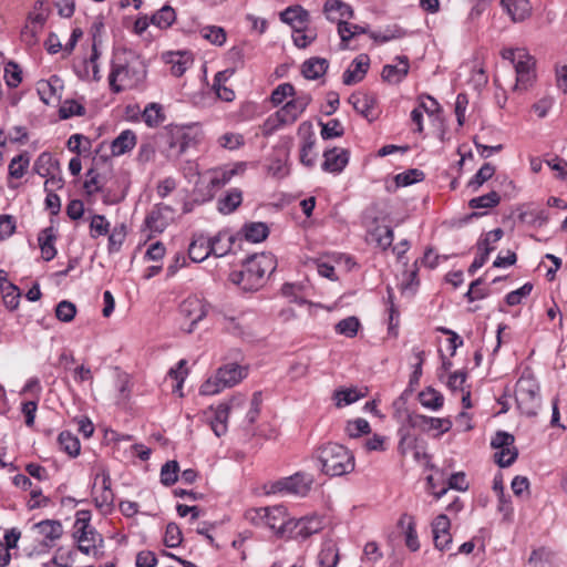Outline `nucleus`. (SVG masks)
<instances>
[{
	"label": "nucleus",
	"instance_id": "obj_1",
	"mask_svg": "<svg viewBox=\"0 0 567 567\" xmlns=\"http://www.w3.org/2000/svg\"><path fill=\"white\" fill-rule=\"evenodd\" d=\"M144 60L135 51L117 49L113 53L109 84L114 93L134 89L146 79Z\"/></svg>",
	"mask_w": 567,
	"mask_h": 567
},
{
	"label": "nucleus",
	"instance_id": "obj_2",
	"mask_svg": "<svg viewBox=\"0 0 567 567\" xmlns=\"http://www.w3.org/2000/svg\"><path fill=\"white\" fill-rule=\"evenodd\" d=\"M276 258L270 252L252 255L244 262L240 271H233L229 280L243 291H256L264 286L266 274L275 271Z\"/></svg>",
	"mask_w": 567,
	"mask_h": 567
},
{
	"label": "nucleus",
	"instance_id": "obj_3",
	"mask_svg": "<svg viewBox=\"0 0 567 567\" xmlns=\"http://www.w3.org/2000/svg\"><path fill=\"white\" fill-rule=\"evenodd\" d=\"M316 458L321 465V472L331 477L349 474L355 466L352 452L338 443H327L318 447Z\"/></svg>",
	"mask_w": 567,
	"mask_h": 567
},
{
	"label": "nucleus",
	"instance_id": "obj_4",
	"mask_svg": "<svg viewBox=\"0 0 567 567\" xmlns=\"http://www.w3.org/2000/svg\"><path fill=\"white\" fill-rule=\"evenodd\" d=\"M515 400L519 411L528 417L537 415L540 408L539 384L530 373H523L516 382Z\"/></svg>",
	"mask_w": 567,
	"mask_h": 567
},
{
	"label": "nucleus",
	"instance_id": "obj_5",
	"mask_svg": "<svg viewBox=\"0 0 567 567\" xmlns=\"http://www.w3.org/2000/svg\"><path fill=\"white\" fill-rule=\"evenodd\" d=\"M245 369L238 364L229 363L220 367L215 377L205 381L200 388L202 395H214L223 391L225 388H230L237 384L245 378Z\"/></svg>",
	"mask_w": 567,
	"mask_h": 567
},
{
	"label": "nucleus",
	"instance_id": "obj_6",
	"mask_svg": "<svg viewBox=\"0 0 567 567\" xmlns=\"http://www.w3.org/2000/svg\"><path fill=\"white\" fill-rule=\"evenodd\" d=\"M209 307L206 300L197 296H189L183 300L178 308L181 317L185 320L182 329L192 333L196 324L207 316Z\"/></svg>",
	"mask_w": 567,
	"mask_h": 567
},
{
	"label": "nucleus",
	"instance_id": "obj_7",
	"mask_svg": "<svg viewBox=\"0 0 567 567\" xmlns=\"http://www.w3.org/2000/svg\"><path fill=\"white\" fill-rule=\"evenodd\" d=\"M75 534L78 549L83 554L95 553V545H85V540L102 542V535L90 526L91 514L89 511H78L75 515Z\"/></svg>",
	"mask_w": 567,
	"mask_h": 567
},
{
	"label": "nucleus",
	"instance_id": "obj_8",
	"mask_svg": "<svg viewBox=\"0 0 567 567\" xmlns=\"http://www.w3.org/2000/svg\"><path fill=\"white\" fill-rule=\"evenodd\" d=\"M164 138L168 148L175 150L178 156L198 142L197 133L193 126H169L165 131Z\"/></svg>",
	"mask_w": 567,
	"mask_h": 567
},
{
	"label": "nucleus",
	"instance_id": "obj_9",
	"mask_svg": "<svg viewBox=\"0 0 567 567\" xmlns=\"http://www.w3.org/2000/svg\"><path fill=\"white\" fill-rule=\"evenodd\" d=\"M313 484V477L306 473H296L289 477L281 478L274 484L275 492L306 496Z\"/></svg>",
	"mask_w": 567,
	"mask_h": 567
},
{
	"label": "nucleus",
	"instance_id": "obj_10",
	"mask_svg": "<svg viewBox=\"0 0 567 567\" xmlns=\"http://www.w3.org/2000/svg\"><path fill=\"white\" fill-rule=\"evenodd\" d=\"M503 234L504 233L501 228H495L478 239L476 245L478 254L468 267L467 271L470 275L473 276L480 268L485 265L489 254L495 249L494 244L501 240Z\"/></svg>",
	"mask_w": 567,
	"mask_h": 567
},
{
	"label": "nucleus",
	"instance_id": "obj_11",
	"mask_svg": "<svg viewBox=\"0 0 567 567\" xmlns=\"http://www.w3.org/2000/svg\"><path fill=\"white\" fill-rule=\"evenodd\" d=\"M516 72L515 90H526L535 80V60L525 50L518 48V60L514 64Z\"/></svg>",
	"mask_w": 567,
	"mask_h": 567
},
{
	"label": "nucleus",
	"instance_id": "obj_12",
	"mask_svg": "<svg viewBox=\"0 0 567 567\" xmlns=\"http://www.w3.org/2000/svg\"><path fill=\"white\" fill-rule=\"evenodd\" d=\"M311 102L309 94H301L288 101L276 112V118L281 125L292 124L305 112Z\"/></svg>",
	"mask_w": 567,
	"mask_h": 567
},
{
	"label": "nucleus",
	"instance_id": "obj_13",
	"mask_svg": "<svg viewBox=\"0 0 567 567\" xmlns=\"http://www.w3.org/2000/svg\"><path fill=\"white\" fill-rule=\"evenodd\" d=\"M298 135L301 137L300 162L307 167H313L317 154L315 153L316 135L312 124L308 121L302 122L298 127Z\"/></svg>",
	"mask_w": 567,
	"mask_h": 567
},
{
	"label": "nucleus",
	"instance_id": "obj_14",
	"mask_svg": "<svg viewBox=\"0 0 567 567\" xmlns=\"http://www.w3.org/2000/svg\"><path fill=\"white\" fill-rule=\"evenodd\" d=\"M246 403L241 396H234L228 404H219L213 412V417L209 420L210 427L216 436L220 437L227 432V420L230 411H235Z\"/></svg>",
	"mask_w": 567,
	"mask_h": 567
},
{
	"label": "nucleus",
	"instance_id": "obj_15",
	"mask_svg": "<svg viewBox=\"0 0 567 567\" xmlns=\"http://www.w3.org/2000/svg\"><path fill=\"white\" fill-rule=\"evenodd\" d=\"M290 519L285 506L277 505L267 507L265 527L271 529L279 538H286L289 530Z\"/></svg>",
	"mask_w": 567,
	"mask_h": 567
},
{
	"label": "nucleus",
	"instance_id": "obj_16",
	"mask_svg": "<svg viewBox=\"0 0 567 567\" xmlns=\"http://www.w3.org/2000/svg\"><path fill=\"white\" fill-rule=\"evenodd\" d=\"M322 528V520L317 516L290 519L289 530L286 538L305 540Z\"/></svg>",
	"mask_w": 567,
	"mask_h": 567
},
{
	"label": "nucleus",
	"instance_id": "obj_17",
	"mask_svg": "<svg viewBox=\"0 0 567 567\" xmlns=\"http://www.w3.org/2000/svg\"><path fill=\"white\" fill-rule=\"evenodd\" d=\"M247 169L246 162H237L230 165L216 168L212 172L209 185L213 188H220L231 181L234 176L243 175Z\"/></svg>",
	"mask_w": 567,
	"mask_h": 567
},
{
	"label": "nucleus",
	"instance_id": "obj_18",
	"mask_svg": "<svg viewBox=\"0 0 567 567\" xmlns=\"http://www.w3.org/2000/svg\"><path fill=\"white\" fill-rule=\"evenodd\" d=\"M349 103L369 122H372L378 117V113L375 111L377 97L374 95L360 92L352 93L349 97Z\"/></svg>",
	"mask_w": 567,
	"mask_h": 567
},
{
	"label": "nucleus",
	"instance_id": "obj_19",
	"mask_svg": "<svg viewBox=\"0 0 567 567\" xmlns=\"http://www.w3.org/2000/svg\"><path fill=\"white\" fill-rule=\"evenodd\" d=\"M370 66V58L368 54H359L350 63L349 68L343 72L342 82L346 85H353L361 82Z\"/></svg>",
	"mask_w": 567,
	"mask_h": 567
},
{
	"label": "nucleus",
	"instance_id": "obj_20",
	"mask_svg": "<svg viewBox=\"0 0 567 567\" xmlns=\"http://www.w3.org/2000/svg\"><path fill=\"white\" fill-rule=\"evenodd\" d=\"M450 526L451 522L444 514L436 516L432 523L433 540L439 550H445L452 544Z\"/></svg>",
	"mask_w": 567,
	"mask_h": 567
},
{
	"label": "nucleus",
	"instance_id": "obj_21",
	"mask_svg": "<svg viewBox=\"0 0 567 567\" xmlns=\"http://www.w3.org/2000/svg\"><path fill=\"white\" fill-rule=\"evenodd\" d=\"M396 64H385L381 72V78L384 82L391 84L401 83L409 73L410 62L406 55H398L394 59Z\"/></svg>",
	"mask_w": 567,
	"mask_h": 567
},
{
	"label": "nucleus",
	"instance_id": "obj_22",
	"mask_svg": "<svg viewBox=\"0 0 567 567\" xmlns=\"http://www.w3.org/2000/svg\"><path fill=\"white\" fill-rule=\"evenodd\" d=\"M322 169L324 172L339 174L349 162V151L344 148L333 147L323 152Z\"/></svg>",
	"mask_w": 567,
	"mask_h": 567
},
{
	"label": "nucleus",
	"instance_id": "obj_23",
	"mask_svg": "<svg viewBox=\"0 0 567 567\" xmlns=\"http://www.w3.org/2000/svg\"><path fill=\"white\" fill-rule=\"evenodd\" d=\"M33 528L43 537L41 545L45 549L51 548L54 545V542L61 538L63 534V527L59 520H42L37 523Z\"/></svg>",
	"mask_w": 567,
	"mask_h": 567
},
{
	"label": "nucleus",
	"instance_id": "obj_24",
	"mask_svg": "<svg viewBox=\"0 0 567 567\" xmlns=\"http://www.w3.org/2000/svg\"><path fill=\"white\" fill-rule=\"evenodd\" d=\"M309 12L301 6H291L280 13V20L293 30L306 29L309 22Z\"/></svg>",
	"mask_w": 567,
	"mask_h": 567
},
{
	"label": "nucleus",
	"instance_id": "obj_25",
	"mask_svg": "<svg viewBox=\"0 0 567 567\" xmlns=\"http://www.w3.org/2000/svg\"><path fill=\"white\" fill-rule=\"evenodd\" d=\"M218 313L221 316L223 327L228 333L240 338L250 336L249 327L245 321L244 313L228 315L223 310Z\"/></svg>",
	"mask_w": 567,
	"mask_h": 567
},
{
	"label": "nucleus",
	"instance_id": "obj_26",
	"mask_svg": "<svg viewBox=\"0 0 567 567\" xmlns=\"http://www.w3.org/2000/svg\"><path fill=\"white\" fill-rule=\"evenodd\" d=\"M63 89V82L58 75H52L48 80H41L37 83V91L43 103L49 104L54 96H59V93Z\"/></svg>",
	"mask_w": 567,
	"mask_h": 567
},
{
	"label": "nucleus",
	"instance_id": "obj_27",
	"mask_svg": "<svg viewBox=\"0 0 567 567\" xmlns=\"http://www.w3.org/2000/svg\"><path fill=\"white\" fill-rule=\"evenodd\" d=\"M501 4L514 22L524 21L532 13L528 0H501Z\"/></svg>",
	"mask_w": 567,
	"mask_h": 567
},
{
	"label": "nucleus",
	"instance_id": "obj_28",
	"mask_svg": "<svg viewBox=\"0 0 567 567\" xmlns=\"http://www.w3.org/2000/svg\"><path fill=\"white\" fill-rule=\"evenodd\" d=\"M339 559L340 555L337 543L333 539H326L321 544L320 551L317 556L319 567H336Z\"/></svg>",
	"mask_w": 567,
	"mask_h": 567
},
{
	"label": "nucleus",
	"instance_id": "obj_29",
	"mask_svg": "<svg viewBox=\"0 0 567 567\" xmlns=\"http://www.w3.org/2000/svg\"><path fill=\"white\" fill-rule=\"evenodd\" d=\"M166 63L171 64V73L174 76H182L185 71L193 63V58L189 52H169L165 55Z\"/></svg>",
	"mask_w": 567,
	"mask_h": 567
},
{
	"label": "nucleus",
	"instance_id": "obj_30",
	"mask_svg": "<svg viewBox=\"0 0 567 567\" xmlns=\"http://www.w3.org/2000/svg\"><path fill=\"white\" fill-rule=\"evenodd\" d=\"M165 212H172V209L166 205H157L146 216L145 225L151 231L163 233L165 230L168 225Z\"/></svg>",
	"mask_w": 567,
	"mask_h": 567
},
{
	"label": "nucleus",
	"instance_id": "obj_31",
	"mask_svg": "<svg viewBox=\"0 0 567 567\" xmlns=\"http://www.w3.org/2000/svg\"><path fill=\"white\" fill-rule=\"evenodd\" d=\"M136 145V135L131 130H125L111 143V153L113 156H121L132 151Z\"/></svg>",
	"mask_w": 567,
	"mask_h": 567
},
{
	"label": "nucleus",
	"instance_id": "obj_32",
	"mask_svg": "<svg viewBox=\"0 0 567 567\" xmlns=\"http://www.w3.org/2000/svg\"><path fill=\"white\" fill-rule=\"evenodd\" d=\"M210 255L215 257H224L234 245V237L226 231H219L212 238H208Z\"/></svg>",
	"mask_w": 567,
	"mask_h": 567
},
{
	"label": "nucleus",
	"instance_id": "obj_33",
	"mask_svg": "<svg viewBox=\"0 0 567 567\" xmlns=\"http://www.w3.org/2000/svg\"><path fill=\"white\" fill-rule=\"evenodd\" d=\"M210 256L208 237L204 235L194 236L188 247V257L194 262H202Z\"/></svg>",
	"mask_w": 567,
	"mask_h": 567
},
{
	"label": "nucleus",
	"instance_id": "obj_34",
	"mask_svg": "<svg viewBox=\"0 0 567 567\" xmlns=\"http://www.w3.org/2000/svg\"><path fill=\"white\" fill-rule=\"evenodd\" d=\"M33 171L41 177H48L52 173H60V164L50 153L43 152L35 159Z\"/></svg>",
	"mask_w": 567,
	"mask_h": 567
},
{
	"label": "nucleus",
	"instance_id": "obj_35",
	"mask_svg": "<svg viewBox=\"0 0 567 567\" xmlns=\"http://www.w3.org/2000/svg\"><path fill=\"white\" fill-rule=\"evenodd\" d=\"M323 9L327 18L331 21H336L338 18L352 19L354 14L351 6L341 0H328Z\"/></svg>",
	"mask_w": 567,
	"mask_h": 567
},
{
	"label": "nucleus",
	"instance_id": "obj_36",
	"mask_svg": "<svg viewBox=\"0 0 567 567\" xmlns=\"http://www.w3.org/2000/svg\"><path fill=\"white\" fill-rule=\"evenodd\" d=\"M241 190L238 188H231L218 199L217 208L221 214H231L241 205Z\"/></svg>",
	"mask_w": 567,
	"mask_h": 567
},
{
	"label": "nucleus",
	"instance_id": "obj_37",
	"mask_svg": "<svg viewBox=\"0 0 567 567\" xmlns=\"http://www.w3.org/2000/svg\"><path fill=\"white\" fill-rule=\"evenodd\" d=\"M329 63L323 58H311L303 62L301 72L308 80H317L328 70Z\"/></svg>",
	"mask_w": 567,
	"mask_h": 567
},
{
	"label": "nucleus",
	"instance_id": "obj_38",
	"mask_svg": "<svg viewBox=\"0 0 567 567\" xmlns=\"http://www.w3.org/2000/svg\"><path fill=\"white\" fill-rule=\"evenodd\" d=\"M241 233L248 241L261 243L268 237L269 227L262 221H251L243 226Z\"/></svg>",
	"mask_w": 567,
	"mask_h": 567
},
{
	"label": "nucleus",
	"instance_id": "obj_39",
	"mask_svg": "<svg viewBox=\"0 0 567 567\" xmlns=\"http://www.w3.org/2000/svg\"><path fill=\"white\" fill-rule=\"evenodd\" d=\"M54 239L55 236L52 227L43 229L39 235L38 240L42 257L45 261L52 260L56 255V249L53 244Z\"/></svg>",
	"mask_w": 567,
	"mask_h": 567
},
{
	"label": "nucleus",
	"instance_id": "obj_40",
	"mask_svg": "<svg viewBox=\"0 0 567 567\" xmlns=\"http://www.w3.org/2000/svg\"><path fill=\"white\" fill-rule=\"evenodd\" d=\"M30 165V155L28 152H22L14 156L8 166V176L12 179H20L24 176Z\"/></svg>",
	"mask_w": 567,
	"mask_h": 567
},
{
	"label": "nucleus",
	"instance_id": "obj_41",
	"mask_svg": "<svg viewBox=\"0 0 567 567\" xmlns=\"http://www.w3.org/2000/svg\"><path fill=\"white\" fill-rule=\"evenodd\" d=\"M101 478V488L102 493L99 497L95 498L99 506H109L114 502V494L111 488V477L106 470H102L96 474L95 481Z\"/></svg>",
	"mask_w": 567,
	"mask_h": 567
},
{
	"label": "nucleus",
	"instance_id": "obj_42",
	"mask_svg": "<svg viewBox=\"0 0 567 567\" xmlns=\"http://www.w3.org/2000/svg\"><path fill=\"white\" fill-rule=\"evenodd\" d=\"M338 33L341 39V49L348 48V42L358 34L369 33L368 29L359 24H352L340 20L338 22Z\"/></svg>",
	"mask_w": 567,
	"mask_h": 567
},
{
	"label": "nucleus",
	"instance_id": "obj_43",
	"mask_svg": "<svg viewBox=\"0 0 567 567\" xmlns=\"http://www.w3.org/2000/svg\"><path fill=\"white\" fill-rule=\"evenodd\" d=\"M58 444L61 451L75 457L80 454L81 445L79 439L69 431L59 434Z\"/></svg>",
	"mask_w": 567,
	"mask_h": 567
},
{
	"label": "nucleus",
	"instance_id": "obj_44",
	"mask_svg": "<svg viewBox=\"0 0 567 567\" xmlns=\"http://www.w3.org/2000/svg\"><path fill=\"white\" fill-rule=\"evenodd\" d=\"M370 237H371V240L375 241L377 245L380 248H382L383 250L391 247L393 239H394L392 228L389 226H381V225L375 226L370 231Z\"/></svg>",
	"mask_w": 567,
	"mask_h": 567
},
{
	"label": "nucleus",
	"instance_id": "obj_45",
	"mask_svg": "<svg viewBox=\"0 0 567 567\" xmlns=\"http://www.w3.org/2000/svg\"><path fill=\"white\" fill-rule=\"evenodd\" d=\"M175 10L171 6L165 4L152 16L151 23L161 29H167L175 22Z\"/></svg>",
	"mask_w": 567,
	"mask_h": 567
},
{
	"label": "nucleus",
	"instance_id": "obj_46",
	"mask_svg": "<svg viewBox=\"0 0 567 567\" xmlns=\"http://www.w3.org/2000/svg\"><path fill=\"white\" fill-rule=\"evenodd\" d=\"M421 404L430 410L436 411L443 406L444 396L436 390L427 388L419 394Z\"/></svg>",
	"mask_w": 567,
	"mask_h": 567
},
{
	"label": "nucleus",
	"instance_id": "obj_47",
	"mask_svg": "<svg viewBox=\"0 0 567 567\" xmlns=\"http://www.w3.org/2000/svg\"><path fill=\"white\" fill-rule=\"evenodd\" d=\"M45 19V16L41 12L30 14V24H27L22 30V37L27 39L29 43L32 42L37 33L42 29Z\"/></svg>",
	"mask_w": 567,
	"mask_h": 567
},
{
	"label": "nucleus",
	"instance_id": "obj_48",
	"mask_svg": "<svg viewBox=\"0 0 567 567\" xmlns=\"http://www.w3.org/2000/svg\"><path fill=\"white\" fill-rule=\"evenodd\" d=\"M200 35L215 45H223L226 42V31L221 27L206 25L200 29Z\"/></svg>",
	"mask_w": 567,
	"mask_h": 567
},
{
	"label": "nucleus",
	"instance_id": "obj_49",
	"mask_svg": "<svg viewBox=\"0 0 567 567\" xmlns=\"http://www.w3.org/2000/svg\"><path fill=\"white\" fill-rule=\"evenodd\" d=\"M186 363H187L186 360L182 359L178 361L176 367L172 368L168 371V378L176 381V384L173 386V392L178 393L179 396H183V393H182L183 383L188 373L187 369H185Z\"/></svg>",
	"mask_w": 567,
	"mask_h": 567
},
{
	"label": "nucleus",
	"instance_id": "obj_50",
	"mask_svg": "<svg viewBox=\"0 0 567 567\" xmlns=\"http://www.w3.org/2000/svg\"><path fill=\"white\" fill-rule=\"evenodd\" d=\"M217 143L221 148L236 151L245 145V138L240 133L228 132L220 135L217 140Z\"/></svg>",
	"mask_w": 567,
	"mask_h": 567
},
{
	"label": "nucleus",
	"instance_id": "obj_51",
	"mask_svg": "<svg viewBox=\"0 0 567 567\" xmlns=\"http://www.w3.org/2000/svg\"><path fill=\"white\" fill-rule=\"evenodd\" d=\"M319 124L321 126L320 135L323 140L341 137L344 134V127L337 118L330 120L327 123L320 122Z\"/></svg>",
	"mask_w": 567,
	"mask_h": 567
},
{
	"label": "nucleus",
	"instance_id": "obj_52",
	"mask_svg": "<svg viewBox=\"0 0 567 567\" xmlns=\"http://www.w3.org/2000/svg\"><path fill=\"white\" fill-rule=\"evenodd\" d=\"M501 200V196L497 192L492 190L487 194H484L482 196L472 198L468 203L471 208H493L498 205Z\"/></svg>",
	"mask_w": 567,
	"mask_h": 567
},
{
	"label": "nucleus",
	"instance_id": "obj_53",
	"mask_svg": "<svg viewBox=\"0 0 567 567\" xmlns=\"http://www.w3.org/2000/svg\"><path fill=\"white\" fill-rule=\"evenodd\" d=\"M143 121L150 126L155 127L163 123L164 114L162 113V107L152 103L147 105L142 114Z\"/></svg>",
	"mask_w": 567,
	"mask_h": 567
},
{
	"label": "nucleus",
	"instance_id": "obj_54",
	"mask_svg": "<svg viewBox=\"0 0 567 567\" xmlns=\"http://www.w3.org/2000/svg\"><path fill=\"white\" fill-rule=\"evenodd\" d=\"M179 465L177 461H168L161 468V482L171 486L178 480Z\"/></svg>",
	"mask_w": 567,
	"mask_h": 567
},
{
	"label": "nucleus",
	"instance_id": "obj_55",
	"mask_svg": "<svg viewBox=\"0 0 567 567\" xmlns=\"http://www.w3.org/2000/svg\"><path fill=\"white\" fill-rule=\"evenodd\" d=\"M369 35L375 42L385 43L391 40L402 38L404 35V32L401 28L394 25V27H388L383 31H378V32L371 31V32H369Z\"/></svg>",
	"mask_w": 567,
	"mask_h": 567
},
{
	"label": "nucleus",
	"instance_id": "obj_56",
	"mask_svg": "<svg viewBox=\"0 0 567 567\" xmlns=\"http://www.w3.org/2000/svg\"><path fill=\"white\" fill-rule=\"evenodd\" d=\"M360 321L357 317H348L336 324V331L339 334L353 338L358 333Z\"/></svg>",
	"mask_w": 567,
	"mask_h": 567
},
{
	"label": "nucleus",
	"instance_id": "obj_57",
	"mask_svg": "<svg viewBox=\"0 0 567 567\" xmlns=\"http://www.w3.org/2000/svg\"><path fill=\"white\" fill-rule=\"evenodd\" d=\"M4 306L9 310H16L19 306L21 292L16 285H7L1 289Z\"/></svg>",
	"mask_w": 567,
	"mask_h": 567
},
{
	"label": "nucleus",
	"instance_id": "obj_58",
	"mask_svg": "<svg viewBox=\"0 0 567 567\" xmlns=\"http://www.w3.org/2000/svg\"><path fill=\"white\" fill-rule=\"evenodd\" d=\"M518 451L514 444L505 449H499V451L494 454L495 462L499 467L511 466L516 461Z\"/></svg>",
	"mask_w": 567,
	"mask_h": 567
},
{
	"label": "nucleus",
	"instance_id": "obj_59",
	"mask_svg": "<svg viewBox=\"0 0 567 567\" xmlns=\"http://www.w3.org/2000/svg\"><path fill=\"white\" fill-rule=\"evenodd\" d=\"M425 177L424 173L416 168L408 169L395 176V183L398 186L405 187L414 183L423 181Z\"/></svg>",
	"mask_w": 567,
	"mask_h": 567
},
{
	"label": "nucleus",
	"instance_id": "obj_60",
	"mask_svg": "<svg viewBox=\"0 0 567 567\" xmlns=\"http://www.w3.org/2000/svg\"><path fill=\"white\" fill-rule=\"evenodd\" d=\"M75 315L76 306L69 300H62L55 307V317L62 322H71Z\"/></svg>",
	"mask_w": 567,
	"mask_h": 567
},
{
	"label": "nucleus",
	"instance_id": "obj_61",
	"mask_svg": "<svg viewBox=\"0 0 567 567\" xmlns=\"http://www.w3.org/2000/svg\"><path fill=\"white\" fill-rule=\"evenodd\" d=\"M362 396L357 389H342L334 392L336 405L342 408L357 402Z\"/></svg>",
	"mask_w": 567,
	"mask_h": 567
},
{
	"label": "nucleus",
	"instance_id": "obj_62",
	"mask_svg": "<svg viewBox=\"0 0 567 567\" xmlns=\"http://www.w3.org/2000/svg\"><path fill=\"white\" fill-rule=\"evenodd\" d=\"M400 436L399 451L405 455L410 450L415 447L416 437L410 432L406 425H402L398 432Z\"/></svg>",
	"mask_w": 567,
	"mask_h": 567
},
{
	"label": "nucleus",
	"instance_id": "obj_63",
	"mask_svg": "<svg viewBox=\"0 0 567 567\" xmlns=\"http://www.w3.org/2000/svg\"><path fill=\"white\" fill-rule=\"evenodd\" d=\"M296 94L295 87L291 83H282L279 84L271 93L270 101L271 103L277 106L284 101L289 97L293 96Z\"/></svg>",
	"mask_w": 567,
	"mask_h": 567
},
{
	"label": "nucleus",
	"instance_id": "obj_64",
	"mask_svg": "<svg viewBox=\"0 0 567 567\" xmlns=\"http://www.w3.org/2000/svg\"><path fill=\"white\" fill-rule=\"evenodd\" d=\"M91 237L104 236L110 231V223L104 215H94L90 223Z\"/></svg>",
	"mask_w": 567,
	"mask_h": 567
}]
</instances>
